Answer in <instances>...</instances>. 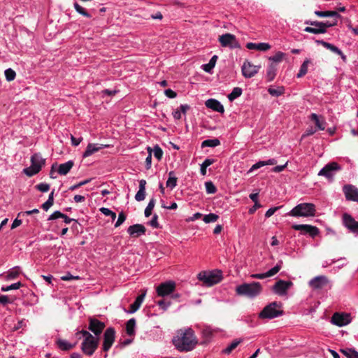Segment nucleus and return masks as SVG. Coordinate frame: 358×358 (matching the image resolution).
<instances>
[{"mask_svg":"<svg viewBox=\"0 0 358 358\" xmlns=\"http://www.w3.org/2000/svg\"><path fill=\"white\" fill-rule=\"evenodd\" d=\"M343 192L348 201L358 203V188L353 185H345L343 187Z\"/></svg>","mask_w":358,"mask_h":358,"instance_id":"10","label":"nucleus"},{"mask_svg":"<svg viewBox=\"0 0 358 358\" xmlns=\"http://www.w3.org/2000/svg\"><path fill=\"white\" fill-rule=\"evenodd\" d=\"M126 220V215L123 212H121L118 215L117 220L115 224V227H119Z\"/></svg>","mask_w":358,"mask_h":358,"instance_id":"57","label":"nucleus"},{"mask_svg":"<svg viewBox=\"0 0 358 358\" xmlns=\"http://www.w3.org/2000/svg\"><path fill=\"white\" fill-rule=\"evenodd\" d=\"M148 155L147 156V157L145 159V164H146L147 169H149L151 167V164H152V150L150 148H148Z\"/></svg>","mask_w":358,"mask_h":358,"instance_id":"61","label":"nucleus"},{"mask_svg":"<svg viewBox=\"0 0 358 358\" xmlns=\"http://www.w3.org/2000/svg\"><path fill=\"white\" fill-rule=\"evenodd\" d=\"M20 274V267L16 266L10 269L7 275H6V280H13L16 278Z\"/></svg>","mask_w":358,"mask_h":358,"instance_id":"43","label":"nucleus"},{"mask_svg":"<svg viewBox=\"0 0 358 358\" xmlns=\"http://www.w3.org/2000/svg\"><path fill=\"white\" fill-rule=\"evenodd\" d=\"M21 286H22V283L20 282H17L10 285H8V286L1 287V290L2 292H8V291L13 290V289H17L20 288Z\"/></svg>","mask_w":358,"mask_h":358,"instance_id":"49","label":"nucleus"},{"mask_svg":"<svg viewBox=\"0 0 358 358\" xmlns=\"http://www.w3.org/2000/svg\"><path fill=\"white\" fill-rule=\"evenodd\" d=\"M342 169V167L335 162L326 164L318 173L319 176H324L329 180L332 181L337 171Z\"/></svg>","mask_w":358,"mask_h":358,"instance_id":"6","label":"nucleus"},{"mask_svg":"<svg viewBox=\"0 0 358 358\" xmlns=\"http://www.w3.org/2000/svg\"><path fill=\"white\" fill-rule=\"evenodd\" d=\"M219 42L222 47H228L231 49L240 48L241 45L235 35L227 33L219 36Z\"/></svg>","mask_w":358,"mask_h":358,"instance_id":"8","label":"nucleus"},{"mask_svg":"<svg viewBox=\"0 0 358 358\" xmlns=\"http://www.w3.org/2000/svg\"><path fill=\"white\" fill-rule=\"evenodd\" d=\"M36 189L42 192H46L50 189V185L46 183H40L36 185Z\"/></svg>","mask_w":358,"mask_h":358,"instance_id":"62","label":"nucleus"},{"mask_svg":"<svg viewBox=\"0 0 358 358\" xmlns=\"http://www.w3.org/2000/svg\"><path fill=\"white\" fill-rule=\"evenodd\" d=\"M265 166V162L264 161H259L255 164H253L251 168L248 171V173H252V171Z\"/></svg>","mask_w":358,"mask_h":358,"instance_id":"59","label":"nucleus"},{"mask_svg":"<svg viewBox=\"0 0 358 358\" xmlns=\"http://www.w3.org/2000/svg\"><path fill=\"white\" fill-rule=\"evenodd\" d=\"M217 59V56L213 55L208 64H203L202 66V69L207 73H211L213 69L215 66Z\"/></svg>","mask_w":358,"mask_h":358,"instance_id":"31","label":"nucleus"},{"mask_svg":"<svg viewBox=\"0 0 358 358\" xmlns=\"http://www.w3.org/2000/svg\"><path fill=\"white\" fill-rule=\"evenodd\" d=\"M316 208L315 206L311 203H302L296 205L293 208L289 213V215L292 217H311L315 215Z\"/></svg>","mask_w":358,"mask_h":358,"instance_id":"3","label":"nucleus"},{"mask_svg":"<svg viewBox=\"0 0 358 358\" xmlns=\"http://www.w3.org/2000/svg\"><path fill=\"white\" fill-rule=\"evenodd\" d=\"M328 284V279L324 275H319L309 281V285L314 289H321Z\"/></svg>","mask_w":358,"mask_h":358,"instance_id":"18","label":"nucleus"},{"mask_svg":"<svg viewBox=\"0 0 358 358\" xmlns=\"http://www.w3.org/2000/svg\"><path fill=\"white\" fill-rule=\"evenodd\" d=\"M74 8L78 13L81 14L82 15L85 16L87 17H90V15L76 2L74 3Z\"/></svg>","mask_w":358,"mask_h":358,"instance_id":"53","label":"nucleus"},{"mask_svg":"<svg viewBox=\"0 0 358 358\" xmlns=\"http://www.w3.org/2000/svg\"><path fill=\"white\" fill-rule=\"evenodd\" d=\"M316 43H318V44H321L325 48L331 50L334 53L340 55L341 59L344 62L346 61V59H347L346 56L343 54V52L338 47L335 46L334 45H333L331 43H327V42H326L324 41H322V40H317Z\"/></svg>","mask_w":358,"mask_h":358,"instance_id":"22","label":"nucleus"},{"mask_svg":"<svg viewBox=\"0 0 358 358\" xmlns=\"http://www.w3.org/2000/svg\"><path fill=\"white\" fill-rule=\"evenodd\" d=\"M337 19H338V17H334V19L332 20H327L325 22H322L321 27L322 28V27H323V29L327 31V28L333 27L336 24Z\"/></svg>","mask_w":358,"mask_h":358,"instance_id":"50","label":"nucleus"},{"mask_svg":"<svg viewBox=\"0 0 358 358\" xmlns=\"http://www.w3.org/2000/svg\"><path fill=\"white\" fill-rule=\"evenodd\" d=\"M242 89L240 88V87H234L233 90H232V92L228 94L227 97H228V99L231 101L235 100L236 99H237L238 97H239L241 94H242Z\"/></svg>","mask_w":358,"mask_h":358,"instance_id":"40","label":"nucleus"},{"mask_svg":"<svg viewBox=\"0 0 358 358\" xmlns=\"http://www.w3.org/2000/svg\"><path fill=\"white\" fill-rule=\"evenodd\" d=\"M157 304L162 310L166 311L171 303L169 301L166 300V299H164L162 300L159 301L157 302Z\"/></svg>","mask_w":358,"mask_h":358,"instance_id":"56","label":"nucleus"},{"mask_svg":"<svg viewBox=\"0 0 358 358\" xmlns=\"http://www.w3.org/2000/svg\"><path fill=\"white\" fill-rule=\"evenodd\" d=\"M115 331L113 328H108L104 332L103 350L107 352L112 346L115 341Z\"/></svg>","mask_w":358,"mask_h":358,"instance_id":"13","label":"nucleus"},{"mask_svg":"<svg viewBox=\"0 0 358 358\" xmlns=\"http://www.w3.org/2000/svg\"><path fill=\"white\" fill-rule=\"evenodd\" d=\"M304 31L306 32H308V33H312V34H324L326 33V30H324L323 29V27H306L305 29H304Z\"/></svg>","mask_w":358,"mask_h":358,"instance_id":"45","label":"nucleus"},{"mask_svg":"<svg viewBox=\"0 0 358 358\" xmlns=\"http://www.w3.org/2000/svg\"><path fill=\"white\" fill-rule=\"evenodd\" d=\"M315 14L318 17H339L340 15L336 11H319L315 12Z\"/></svg>","mask_w":358,"mask_h":358,"instance_id":"38","label":"nucleus"},{"mask_svg":"<svg viewBox=\"0 0 358 358\" xmlns=\"http://www.w3.org/2000/svg\"><path fill=\"white\" fill-rule=\"evenodd\" d=\"M268 92L271 96L278 97V96L283 94V93L285 92V89L283 87H278L275 88L271 87L268 89Z\"/></svg>","mask_w":358,"mask_h":358,"instance_id":"41","label":"nucleus"},{"mask_svg":"<svg viewBox=\"0 0 358 358\" xmlns=\"http://www.w3.org/2000/svg\"><path fill=\"white\" fill-rule=\"evenodd\" d=\"M282 262L280 260L277 263V264L274 267H273L272 268L268 270L267 272L263 273L251 274L250 277L254 279H264L266 278L273 276L277 273L279 272V271L282 268Z\"/></svg>","mask_w":358,"mask_h":358,"instance_id":"16","label":"nucleus"},{"mask_svg":"<svg viewBox=\"0 0 358 358\" xmlns=\"http://www.w3.org/2000/svg\"><path fill=\"white\" fill-rule=\"evenodd\" d=\"M100 212L106 216H110L112 220H115L116 218V214L108 208L101 207L99 209Z\"/></svg>","mask_w":358,"mask_h":358,"instance_id":"48","label":"nucleus"},{"mask_svg":"<svg viewBox=\"0 0 358 358\" xmlns=\"http://www.w3.org/2000/svg\"><path fill=\"white\" fill-rule=\"evenodd\" d=\"M136 320L134 318L130 319L126 324L127 334L129 336H132L135 333Z\"/></svg>","mask_w":358,"mask_h":358,"instance_id":"37","label":"nucleus"},{"mask_svg":"<svg viewBox=\"0 0 358 358\" xmlns=\"http://www.w3.org/2000/svg\"><path fill=\"white\" fill-rule=\"evenodd\" d=\"M61 279L64 281H69L71 280H78L80 277L78 275H73L71 273H68L66 275L61 277Z\"/></svg>","mask_w":358,"mask_h":358,"instance_id":"63","label":"nucleus"},{"mask_svg":"<svg viewBox=\"0 0 358 358\" xmlns=\"http://www.w3.org/2000/svg\"><path fill=\"white\" fill-rule=\"evenodd\" d=\"M173 343L180 352H188L194 348L197 343L194 331L191 329L180 330L173 339Z\"/></svg>","mask_w":358,"mask_h":358,"instance_id":"1","label":"nucleus"},{"mask_svg":"<svg viewBox=\"0 0 358 358\" xmlns=\"http://www.w3.org/2000/svg\"><path fill=\"white\" fill-rule=\"evenodd\" d=\"M219 218V216L215 213H209L204 215L203 220L205 223H211L216 222Z\"/></svg>","mask_w":358,"mask_h":358,"instance_id":"47","label":"nucleus"},{"mask_svg":"<svg viewBox=\"0 0 358 358\" xmlns=\"http://www.w3.org/2000/svg\"><path fill=\"white\" fill-rule=\"evenodd\" d=\"M155 205V199L154 198H152L150 200L147 207L145 209L144 214L146 217H148L151 215L152 210H153Z\"/></svg>","mask_w":358,"mask_h":358,"instance_id":"44","label":"nucleus"},{"mask_svg":"<svg viewBox=\"0 0 358 358\" xmlns=\"http://www.w3.org/2000/svg\"><path fill=\"white\" fill-rule=\"evenodd\" d=\"M279 315H258L257 319L254 322V319H250L251 324L250 326L255 327L265 322L266 320H272Z\"/></svg>","mask_w":358,"mask_h":358,"instance_id":"29","label":"nucleus"},{"mask_svg":"<svg viewBox=\"0 0 358 358\" xmlns=\"http://www.w3.org/2000/svg\"><path fill=\"white\" fill-rule=\"evenodd\" d=\"M146 292H147L146 289L141 290V294H139L136 297L135 301L131 304L130 309L127 310V313H134L135 312H136L138 310V308L141 306L143 301H144V299L146 296Z\"/></svg>","mask_w":358,"mask_h":358,"instance_id":"21","label":"nucleus"},{"mask_svg":"<svg viewBox=\"0 0 358 358\" xmlns=\"http://www.w3.org/2000/svg\"><path fill=\"white\" fill-rule=\"evenodd\" d=\"M205 188L207 194H215L217 192V187L212 181L206 182Z\"/></svg>","mask_w":358,"mask_h":358,"instance_id":"46","label":"nucleus"},{"mask_svg":"<svg viewBox=\"0 0 358 358\" xmlns=\"http://www.w3.org/2000/svg\"><path fill=\"white\" fill-rule=\"evenodd\" d=\"M292 285L291 281L280 280L277 281L273 287V292L279 296H285L287 290Z\"/></svg>","mask_w":358,"mask_h":358,"instance_id":"11","label":"nucleus"},{"mask_svg":"<svg viewBox=\"0 0 358 358\" xmlns=\"http://www.w3.org/2000/svg\"><path fill=\"white\" fill-rule=\"evenodd\" d=\"M153 155L154 157L157 158L158 160H160L162 159L163 155V151L158 145H155L153 149Z\"/></svg>","mask_w":358,"mask_h":358,"instance_id":"54","label":"nucleus"},{"mask_svg":"<svg viewBox=\"0 0 358 358\" xmlns=\"http://www.w3.org/2000/svg\"><path fill=\"white\" fill-rule=\"evenodd\" d=\"M246 48L249 50H256L259 51H267L271 48V45L267 43H248L246 44Z\"/></svg>","mask_w":358,"mask_h":358,"instance_id":"26","label":"nucleus"},{"mask_svg":"<svg viewBox=\"0 0 358 358\" xmlns=\"http://www.w3.org/2000/svg\"><path fill=\"white\" fill-rule=\"evenodd\" d=\"M175 289L176 282L172 280H169L159 284L156 287V292L157 296L164 298L173 294Z\"/></svg>","mask_w":358,"mask_h":358,"instance_id":"7","label":"nucleus"},{"mask_svg":"<svg viewBox=\"0 0 358 358\" xmlns=\"http://www.w3.org/2000/svg\"><path fill=\"white\" fill-rule=\"evenodd\" d=\"M292 228L296 231H301L303 234H308L312 238L315 237L320 233L317 227L309 224H294Z\"/></svg>","mask_w":358,"mask_h":358,"instance_id":"14","label":"nucleus"},{"mask_svg":"<svg viewBox=\"0 0 358 358\" xmlns=\"http://www.w3.org/2000/svg\"><path fill=\"white\" fill-rule=\"evenodd\" d=\"M352 320L351 315H332L330 322L336 326L343 327L350 324Z\"/></svg>","mask_w":358,"mask_h":358,"instance_id":"17","label":"nucleus"},{"mask_svg":"<svg viewBox=\"0 0 358 358\" xmlns=\"http://www.w3.org/2000/svg\"><path fill=\"white\" fill-rule=\"evenodd\" d=\"M145 227L141 224H136L128 227L127 233L134 238L139 237L145 234Z\"/></svg>","mask_w":358,"mask_h":358,"instance_id":"19","label":"nucleus"},{"mask_svg":"<svg viewBox=\"0 0 358 358\" xmlns=\"http://www.w3.org/2000/svg\"><path fill=\"white\" fill-rule=\"evenodd\" d=\"M220 145V141L218 138L207 139L201 143V148L210 147L215 148Z\"/></svg>","mask_w":358,"mask_h":358,"instance_id":"34","label":"nucleus"},{"mask_svg":"<svg viewBox=\"0 0 358 358\" xmlns=\"http://www.w3.org/2000/svg\"><path fill=\"white\" fill-rule=\"evenodd\" d=\"M45 159L38 153L34 154L31 157V166L23 169V173L29 177L37 174L45 165Z\"/></svg>","mask_w":358,"mask_h":358,"instance_id":"4","label":"nucleus"},{"mask_svg":"<svg viewBox=\"0 0 358 358\" xmlns=\"http://www.w3.org/2000/svg\"><path fill=\"white\" fill-rule=\"evenodd\" d=\"M158 215L157 214H155L152 218V220L150 221V225L153 228H159V225L158 223Z\"/></svg>","mask_w":358,"mask_h":358,"instance_id":"64","label":"nucleus"},{"mask_svg":"<svg viewBox=\"0 0 358 358\" xmlns=\"http://www.w3.org/2000/svg\"><path fill=\"white\" fill-rule=\"evenodd\" d=\"M275 76V69L273 66H270L267 69L266 77L268 81H272Z\"/></svg>","mask_w":358,"mask_h":358,"instance_id":"55","label":"nucleus"},{"mask_svg":"<svg viewBox=\"0 0 358 358\" xmlns=\"http://www.w3.org/2000/svg\"><path fill=\"white\" fill-rule=\"evenodd\" d=\"M105 325L103 322L97 320L96 319H90L89 329L95 335H99L101 333Z\"/></svg>","mask_w":358,"mask_h":358,"instance_id":"24","label":"nucleus"},{"mask_svg":"<svg viewBox=\"0 0 358 358\" xmlns=\"http://www.w3.org/2000/svg\"><path fill=\"white\" fill-rule=\"evenodd\" d=\"M341 352L347 358H358V352L351 348L341 349Z\"/></svg>","mask_w":358,"mask_h":358,"instance_id":"39","label":"nucleus"},{"mask_svg":"<svg viewBox=\"0 0 358 358\" xmlns=\"http://www.w3.org/2000/svg\"><path fill=\"white\" fill-rule=\"evenodd\" d=\"M205 104L208 108L212 109L214 111L220 113H223L224 112L223 105L216 99H209L206 101Z\"/></svg>","mask_w":358,"mask_h":358,"instance_id":"23","label":"nucleus"},{"mask_svg":"<svg viewBox=\"0 0 358 358\" xmlns=\"http://www.w3.org/2000/svg\"><path fill=\"white\" fill-rule=\"evenodd\" d=\"M310 63V61L308 59H306L303 61V64L301 65L299 71V73L296 75L297 78H301V77L304 76L307 73V72H308V64Z\"/></svg>","mask_w":358,"mask_h":358,"instance_id":"36","label":"nucleus"},{"mask_svg":"<svg viewBox=\"0 0 358 358\" xmlns=\"http://www.w3.org/2000/svg\"><path fill=\"white\" fill-rule=\"evenodd\" d=\"M145 185L146 181L143 179L139 181V189L135 195V199L137 201H143L145 198Z\"/></svg>","mask_w":358,"mask_h":358,"instance_id":"28","label":"nucleus"},{"mask_svg":"<svg viewBox=\"0 0 358 358\" xmlns=\"http://www.w3.org/2000/svg\"><path fill=\"white\" fill-rule=\"evenodd\" d=\"M90 339H84L82 343L81 349L83 353L88 356L93 355L98 347V339L92 335H90Z\"/></svg>","mask_w":358,"mask_h":358,"instance_id":"9","label":"nucleus"},{"mask_svg":"<svg viewBox=\"0 0 358 358\" xmlns=\"http://www.w3.org/2000/svg\"><path fill=\"white\" fill-rule=\"evenodd\" d=\"M285 55V53L279 51L276 52L273 56L270 57L269 60H271L274 62H280L283 59Z\"/></svg>","mask_w":358,"mask_h":358,"instance_id":"51","label":"nucleus"},{"mask_svg":"<svg viewBox=\"0 0 358 358\" xmlns=\"http://www.w3.org/2000/svg\"><path fill=\"white\" fill-rule=\"evenodd\" d=\"M73 166V162L71 160L68 161L64 164H61L59 166L57 171L60 175L65 176L70 171Z\"/></svg>","mask_w":358,"mask_h":358,"instance_id":"30","label":"nucleus"},{"mask_svg":"<svg viewBox=\"0 0 358 358\" xmlns=\"http://www.w3.org/2000/svg\"><path fill=\"white\" fill-rule=\"evenodd\" d=\"M198 279L207 286H213L222 280L221 272L219 271H201L198 274Z\"/></svg>","mask_w":358,"mask_h":358,"instance_id":"5","label":"nucleus"},{"mask_svg":"<svg viewBox=\"0 0 358 358\" xmlns=\"http://www.w3.org/2000/svg\"><path fill=\"white\" fill-rule=\"evenodd\" d=\"M105 147H107V145H99L95 143H89L87 146L85 151L83 154V157L84 158L88 157Z\"/></svg>","mask_w":358,"mask_h":358,"instance_id":"25","label":"nucleus"},{"mask_svg":"<svg viewBox=\"0 0 358 358\" xmlns=\"http://www.w3.org/2000/svg\"><path fill=\"white\" fill-rule=\"evenodd\" d=\"M343 224L351 232L358 234V222L348 213L343 215Z\"/></svg>","mask_w":358,"mask_h":358,"instance_id":"12","label":"nucleus"},{"mask_svg":"<svg viewBox=\"0 0 358 358\" xmlns=\"http://www.w3.org/2000/svg\"><path fill=\"white\" fill-rule=\"evenodd\" d=\"M310 119L314 121L317 129L322 131L325 129L326 122L323 117H320L315 113H312L310 115Z\"/></svg>","mask_w":358,"mask_h":358,"instance_id":"27","label":"nucleus"},{"mask_svg":"<svg viewBox=\"0 0 358 358\" xmlns=\"http://www.w3.org/2000/svg\"><path fill=\"white\" fill-rule=\"evenodd\" d=\"M242 341V339L234 340L226 348L222 350V352L227 355L230 354Z\"/></svg>","mask_w":358,"mask_h":358,"instance_id":"33","label":"nucleus"},{"mask_svg":"<svg viewBox=\"0 0 358 358\" xmlns=\"http://www.w3.org/2000/svg\"><path fill=\"white\" fill-rule=\"evenodd\" d=\"M262 292V286L259 282L251 283H243L236 287V293L238 296L254 299L258 296Z\"/></svg>","mask_w":358,"mask_h":358,"instance_id":"2","label":"nucleus"},{"mask_svg":"<svg viewBox=\"0 0 358 358\" xmlns=\"http://www.w3.org/2000/svg\"><path fill=\"white\" fill-rule=\"evenodd\" d=\"M259 69V66H255L248 61L244 62L241 68L243 76L247 78L253 77L258 73Z\"/></svg>","mask_w":358,"mask_h":358,"instance_id":"15","label":"nucleus"},{"mask_svg":"<svg viewBox=\"0 0 358 358\" xmlns=\"http://www.w3.org/2000/svg\"><path fill=\"white\" fill-rule=\"evenodd\" d=\"M57 344L60 350L66 351L73 348L76 345V343L71 344L63 339L57 340Z\"/></svg>","mask_w":358,"mask_h":358,"instance_id":"32","label":"nucleus"},{"mask_svg":"<svg viewBox=\"0 0 358 358\" xmlns=\"http://www.w3.org/2000/svg\"><path fill=\"white\" fill-rule=\"evenodd\" d=\"M54 203V191H52L51 193L49 194L48 200L43 203L42 208L47 211L52 205Z\"/></svg>","mask_w":358,"mask_h":358,"instance_id":"42","label":"nucleus"},{"mask_svg":"<svg viewBox=\"0 0 358 358\" xmlns=\"http://www.w3.org/2000/svg\"><path fill=\"white\" fill-rule=\"evenodd\" d=\"M265 166V162L264 161H259L255 164H253L251 168L248 171V173H252V171Z\"/></svg>","mask_w":358,"mask_h":358,"instance_id":"60","label":"nucleus"},{"mask_svg":"<svg viewBox=\"0 0 358 358\" xmlns=\"http://www.w3.org/2000/svg\"><path fill=\"white\" fill-rule=\"evenodd\" d=\"M64 216V214L61 213L59 210H56L54 213H52L48 217V220H56L57 218H62V217Z\"/></svg>","mask_w":358,"mask_h":358,"instance_id":"58","label":"nucleus"},{"mask_svg":"<svg viewBox=\"0 0 358 358\" xmlns=\"http://www.w3.org/2000/svg\"><path fill=\"white\" fill-rule=\"evenodd\" d=\"M6 79L8 81H12L15 79L16 73L12 69H8L4 72Z\"/></svg>","mask_w":358,"mask_h":358,"instance_id":"52","label":"nucleus"},{"mask_svg":"<svg viewBox=\"0 0 358 358\" xmlns=\"http://www.w3.org/2000/svg\"><path fill=\"white\" fill-rule=\"evenodd\" d=\"M280 302L273 301L266 306L260 313H283Z\"/></svg>","mask_w":358,"mask_h":358,"instance_id":"20","label":"nucleus"},{"mask_svg":"<svg viewBox=\"0 0 358 358\" xmlns=\"http://www.w3.org/2000/svg\"><path fill=\"white\" fill-rule=\"evenodd\" d=\"M169 178L166 181V187L173 189L177 185V178L174 176L173 171H170L169 173Z\"/></svg>","mask_w":358,"mask_h":358,"instance_id":"35","label":"nucleus"}]
</instances>
